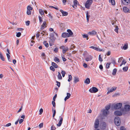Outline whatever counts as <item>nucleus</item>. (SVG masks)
<instances>
[{
    "label": "nucleus",
    "mask_w": 130,
    "mask_h": 130,
    "mask_svg": "<svg viewBox=\"0 0 130 130\" xmlns=\"http://www.w3.org/2000/svg\"><path fill=\"white\" fill-rule=\"evenodd\" d=\"M124 108H122L123 114L125 115L128 114L130 111V105L124 103Z\"/></svg>",
    "instance_id": "obj_1"
},
{
    "label": "nucleus",
    "mask_w": 130,
    "mask_h": 130,
    "mask_svg": "<svg viewBox=\"0 0 130 130\" xmlns=\"http://www.w3.org/2000/svg\"><path fill=\"white\" fill-rule=\"evenodd\" d=\"M122 104V103H118L113 105L112 107L115 109H121Z\"/></svg>",
    "instance_id": "obj_2"
},
{
    "label": "nucleus",
    "mask_w": 130,
    "mask_h": 130,
    "mask_svg": "<svg viewBox=\"0 0 130 130\" xmlns=\"http://www.w3.org/2000/svg\"><path fill=\"white\" fill-rule=\"evenodd\" d=\"M115 124L117 126H119L121 123V121L120 118L117 117L115 118L114 120Z\"/></svg>",
    "instance_id": "obj_3"
},
{
    "label": "nucleus",
    "mask_w": 130,
    "mask_h": 130,
    "mask_svg": "<svg viewBox=\"0 0 130 130\" xmlns=\"http://www.w3.org/2000/svg\"><path fill=\"white\" fill-rule=\"evenodd\" d=\"M114 113L116 116H121L122 115H124V114H123V113L122 109H121L120 111L119 110L115 111L114 112Z\"/></svg>",
    "instance_id": "obj_4"
},
{
    "label": "nucleus",
    "mask_w": 130,
    "mask_h": 130,
    "mask_svg": "<svg viewBox=\"0 0 130 130\" xmlns=\"http://www.w3.org/2000/svg\"><path fill=\"white\" fill-rule=\"evenodd\" d=\"M109 113V111L104 110L103 112L101 118L102 119H105Z\"/></svg>",
    "instance_id": "obj_5"
},
{
    "label": "nucleus",
    "mask_w": 130,
    "mask_h": 130,
    "mask_svg": "<svg viewBox=\"0 0 130 130\" xmlns=\"http://www.w3.org/2000/svg\"><path fill=\"white\" fill-rule=\"evenodd\" d=\"M92 0H88L85 4V7L86 8L89 9L92 2Z\"/></svg>",
    "instance_id": "obj_6"
},
{
    "label": "nucleus",
    "mask_w": 130,
    "mask_h": 130,
    "mask_svg": "<svg viewBox=\"0 0 130 130\" xmlns=\"http://www.w3.org/2000/svg\"><path fill=\"white\" fill-rule=\"evenodd\" d=\"M27 14L28 15H30L31 14V11L33 9L32 7H31L30 5H29L27 6Z\"/></svg>",
    "instance_id": "obj_7"
},
{
    "label": "nucleus",
    "mask_w": 130,
    "mask_h": 130,
    "mask_svg": "<svg viewBox=\"0 0 130 130\" xmlns=\"http://www.w3.org/2000/svg\"><path fill=\"white\" fill-rule=\"evenodd\" d=\"M59 48L62 50V52L63 54H64L69 49L67 47H66L64 46H60Z\"/></svg>",
    "instance_id": "obj_8"
},
{
    "label": "nucleus",
    "mask_w": 130,
    "mask_h": 130,
    "mask_svg": "<svg viewBox=\"0 0 130 130\" xmlns=\"http://www.w3.org/2000/svg\"><path fill=\"white\" fill-rule=\"evenodd\" d=\"M99 125V121L98 119H96L94 123V127L95 128H97L98 127Z\"/></svg>",
    "instance_id": "obj_9"
},
{
    "label": "nucleus",
    "mask_w": 130,
    "mask_h": 130,
    "mask_svg": "<svg viewBox=\"0 0 130 130\" xmlns=\"http://www.w3.org/2000/svg\"><path fill=\"white\" fill-rule=\"evenodd\" d=\"M98 91V89L96 87H93L92 88L90 89L89 91L91 93H96Z\"/></svg>",
    "instance_id": "obj_10"
},
{
    "label": "nucleus",
    "mask_w": 130,
    "mask_h": 130,
    "mask_svg": "<svg viewBox=\"0 0 130 130\" xmlns=\"http://www.w3.org/2000/svg\"><path fill=\"white\" fill-rule=\"evenodd\" d=\"M122 3L125 5H128L130 2V0H121Z\"/></svg>",
    "instance_id": "obj_11"
},
{
    "label": "nucleus",
    "mask_w": 130,
    "mask_h": 130,
    "mask_svg": "<svg viewBox=\"0 0 130 130\" xmlns=\"http://www.w3.org/2000/svg\"><path fill=\"white\" fill-rule=\"evenodd\" d=\"M62 121L63 118L62 117H60L58 123V124H57V126L58 127H60V126L62 123Z\"/></svg>",
    "instance_id": "obj_12"
},
{
    "label": "nucleus",
    "mask_w": 130,
    "mask_h": 130,
    "mask_svg": "<svg viewBox=\"0 0 130 130\" xmlns=\"http://www.w3.org/2000/svg\"><path fill=\"white\" fill-rule=\"evenodd\" d=\"M117 88L116 87H112L111 89L109 90H108L107 92V94H108L110 92H112L115 91Z\"/></svg>",
    "instance_id": "obj_13"
},
{
    "label": "nucleus",
    "mask_w": 130,
    "mask_h": 130,
    "mask_svg": "<svg viewBox=\"0 0 130 130\" xmlns=\"http://www.w3.org/2000/svg\"><path fill=\"white\" fill-rule=\"evenodd\" d=\"M93 58L92 56L91 55L89 56L88 57H86L85 59V60L87 61L91 60Z\"/></svg>",
    "instance_id": "obj_14"
},
{
    "label": "nucleus",
    "mask_w": 130,
    "mask_h": 130,
    "mask_svg": "<svg viewBox=\"0 0 130 130\" xmlns=\"http://www.w3.org/2000/svg\"><path fill=\"white\" fill-rule=\"evenodd\" d=\"M123 10L125 13H128L129 12V9L126 7H124L123 8Z\"/></svg>",
    "instance_id": "obj_15"
},
{
    "label": "nucleus",
    "mask_w": 130,
    "mask_h": 130,
    "mask_svg": "<svg viewBox=\"0 0 130 130\" xmlns=\"http://www.w3.org/2000/svg\"><path fill=\"white\" fill-rule=\"evenodd\" d=\"M62 36L63 37L65 38L69 37L70 36L68 33L64 32L62 34Z\"/></svg>",
    "instance_id": "obj_16"
},
{
    "label": "nucleus",
    "mask_w": 130,
    "mask_h": 130,
    "mask_svg": "<svg viewBox=\"0 0 130 130\" xmlns=\"http://www.w3.org/2000/svg\"><path fill=\"white\" fill-rule=\"evenodd\" d=\"M96 34V32L94 30H93L91 32H90L88 33V34L90 35H95Z\"/></svg>",
    "instance_id": "obj_17"
},
{
    "label": "nucleus",
    "mask_w": 130,
    "mask_h": 130,
    "mask_svg": "<svg viewBox=\"0 0 130 130\" xmlns=\"http://www.w3.org/2000/svg\"><path fill=\"white\" fill-rule=\"evenodd\" d=\"M46 26V22L45 21H44L43 23L41 26L40 29L41 30H43L44 29L45 27Z\"/></svg>",
    "instance_id": "obj_18"
},
{
    "label": "nucleus",
    "mask_w": 130,
    "mask_h": 130,
    "mask_svg": "<svg viewBox=\"0 0 130 130\" xmlns=\"http://www.w3.org/2000/svg\"><path fill=\"white\" fill-rule=\"evenodd\" d=\"M60 11L62 13L63 16H66L68 14V13L67 12L64 11L62 10H60Z\"/></svg>",
    "instance_id": "obj_19"
},
{
    "label": "nucleus",
    "mask_w": 130,
    "mask_h": 130,
    "mask_svg": "<svg viewBox=\"0 0 130 130\" xmlns=\"http://www.w3.org/2000/svg\"><path fill=\"white\" fill-rule=\"evenodd\" d=\"M128 44L127 43H125L123 46V48L124 50H126L128 48Z\"/></svg>",
    "instance_id": "obj_20"
},
{
    "label": "nucleus",
    "mask_w": 130,
    "mask_h": 130,
    "mask_svg": "<svg viewBox=\"0 0 130 130\" xmlns=\"http://www.w3.org/2000/svg\"><path fill=\"white\" fill-rule=\"evenodd\" d=\"M54 41L50 39V40L49 41V44L50 46L53 45L54 44Z\"/></svg>",
    "instance_id": "obj_21"
},
{
    "label": "nucleus",
    "mask_w": 130,
    "mask_h": 130,
    "mask_svg": "<svg viewBox=\"0 0 130 130\" xmlns=\"http://www.w3.org/2000/svg\"><path fill=\"white\" fill-rule=\"evenodd\" d=\"M74 82L75 83H76L77 82H79V80L78 77H74Z\"/></svg>",
    "instance_id": "obj_22"
},
{
    "label": "nucleus",
    "mask_w": 130,
    "mask_h": 130,
    "mask_svg": "<svg viewBox=\"0 0 130 130\" xmlns=\"http://www.w3.org/2000/svg\"><path fill=\"white\" fill-rule=\"evenodd\" d=\"M86 18L88 22H89V18L90 17V15H89L88 14V12L87 11L86 12Z\"/></svg>",
    "instance_id": "obj_23"
},
{
    "label": "nucleus",
    "mask_w": 130,
    "mask_h": 130,
    "mask_svg": "<svg viewBox=\"0 0 130 130\" xmlns=\"http://www.w3.org/2000/svg\"><path fill=\"white\" fill-rule=\"evenodd\" d=\"M39 12L42 15H44V11L41 9H40L39 10Z\"/></svg>",
    "instance_id": "obj_24"
},
{
    "label": "nucleus",
    "mask_w": 130,
    "mask_h": 130,
    "mask_svg": "<svg viewBox=\"0 0 130 130\" xmlns=\"http://www.w3.org/2000/svg\"><path fill=\"white\" fill-rule=\"evenodd\" d=\"M84 83L87 84H89L90 83V79L89 78H87L85 80Z\"/></svg>",
    "instance_id": "obj_25"
},
{
    "label": "nucleus",
    "mask_w": 130,
    "mask_h": 130,
    "mask_svg": "<svg viewBox=\"0 0 130 130\" xmlns=\"http://www.w3.org/2000/svg\"><path fill=\"white\" fill-rule=\"evenodd\" d=\"M67 32L69 33V34L70 36H71L73 35V33L70 29H67Z\"/></svg>",
    "instance_id": "obj_26"
},
{
    "label": "nucleus",
    "mask_w": 130,
    "mask_h": 130,
    "mask_svg": "<svg viewBox=\"0 0 130 130\" xmlns=\"http://www.w3.org/2000/svg\"><path fill=\"white\" fill-rule=\"evenodd\" d=\"M0 58L2 61H5V58L3 56L2 53L1 52H0Z\"/></svg>",
    "instance_id": "obj_27"
},
{
    "label": "nucleus",
    "mask_w": 130,
    "mask_h": 130,
    "mask_svg": "<svg viewBox=\"0 0 130 130\" xmlns=\"http://www.w3.org/2000/svg\"><path fill=\"white\" fill-rule=\"evenodd\" d=\"M52 65L55 68H57L58 67L57 65L54 62H52Z\"/></svg>",
    "instance_id": "obj_28"
},
{
    "label": "nucleus",
    "mask_w": 130,
    "mask_h": 130,
    "mask_svg": "<svg viewBox=\"0 0 130 130\" xmlns=\"http://www.w3.org/2000/svg\"><path fill=\"white\" fill-rule=\"evenodd\" d=\"M58 79H62V77L60 73L58 72Z\"/></svg>",
    "instance_id": "obj_29"
},
{
    "label": "nucleus",
    "mask_w": 130,
    "mask_h": 130,
    "mask_svg": "<svg viewBox=\"0 0 130 130\" xmlns=\"http://www.w3.org/2000/svg\"><path fill=\"white\" fill-rule=\"evenodd\" d=\"M109 2L111 3L112 5H114L115 4V3L114 0H109Z\"/></svg>",
    "instance_id": "obj_30"
},
{
    "label": "nucleus",
    "mask_w": 130,
    "mask_h": 130,
    "mask_svg": "<svg viewBox=\"0 0 130 130\" xmlns=\"http://www.w3.org/2000/svg\"><path fill=\"white\" fill-rule=\"evenodd\" d=\"M78 1L76 0H74V5L76 7H77Z\"/></svg>",
    "instance_id": "obj_31"
},
{
    "label": "nucleus",
    "mask_w": 130,
    "mask_h": 130,
    "mask_svg": "<svg viewBox=\"0 0 130 130\" xmlns=\"http://www.w3.org/2000/svg\"><path fill=\"white\" fill-rule=\"evenodd\" d=\"M103 49H100L96 47V49H95V50L97 51H103Z\"/></svg>",
    "instance_id": "obj_32"
},
{
    "label": "nucleus",
    "mask_w": 130,
    "mask_h": 130,
    "mask_svg": "<svg viewBox=\"0 0 130 130\" xmlns=\"http://www.w3.org/2000/svg\"><path fill=\"white\" fill-rule=\"evenodd\" d=\"M115 27L116 28L115 29V32H117V33H118V28L117 26L116 25L115 26Z\"/></svg>",
    "instance_id": "obj_33"
},
{
    "label": "nucleus",
    "mask_w": 130,
    "mask_h": 130,
    "mask_svg": "<svg viewBox=\"0 0 130 130\" xmlns=\"http://www.w3.org/2000/svg\"><path fill=\"white\" fill-rule=\"evenodd\" d=\"M117 69H114L113 70V72L112 73V74L113 75H115L116 74L117 72Z\"/></svg>",
    "instance_id": "obj_34"
},
{
    "label": "nucleus",
    "mask_w": 130,
    "mask_h": 130,
    "mask_svg": "<svg viewBox=\"0 0 130 130\" xmlns=\"http://www.w3.org/2000/svg\"><path fill=\"white\" fill-rule=\"evenodd\" d=\"M120 93H116L115 94L112 95V97H114L117 96H119L120 95Z\"/></svg>",
    "instance_id": "obj_35"
},
{
    "label": "nucleus",
    "mask_w": 130,
    "mask_h": 130,
    "mask_svg": "<svg viewBox=\"0 0 130 130\" xmlns=\"http://www.w3.org/2000/svg\"><path fill=\"white\" fill-rule=\"evenodd\" d=\"M54 60L56 62L57 61L58 62H59L60 61L59 59L57 58V57H55L54 59Z\"/></svg>",
    "instance_id": "obj_36"
},
{
    "label": "nucleus",
    "mask_w": 130,
    "mask_h": 130,
    "mask_svg": "<svg viewBox=\"0 0 130 130\" xmlns=\"http://www.w3.org/2000/svg\"><path fill=\"white\" fill-rule=\"evenodd\" d=\"M110 106L108 105L107 106L105 107V109H104V110H107V111H108V110L110 109Z\"/></svg>",
    "instance_id": "obj_37"
},
{
    "label": "nucleus",
    "mask_w": 130,
    "mask_h": 130,
    "mask_svg": "<svg viewBox=\"0 0 130 130\" xmlns=\"http://www.w3.org/2000/svg\"><path fill=\"white\" fill-rule=\"evenodd\" d=\"M51 130H55L56 129V128L54 126V125H53L51 127Z\"/></svg>",
    "instance_id": "obj_38"
},
{
    "label": "nucleus",
    "mask_w": 130,
    "mask_h": 130,
    "mask_svg": "<svg viewBox=\"0 0 130 130\" xmlns=\"http://www.w3.org/2000/svg\"><path fill=\"white\" fill-rule=\"evenodd\" d=\"M72 79V76L71 75H69V79L68 80V81L69 82H70Z\"/></svg>",
    "instance_id": "obj_39"
},
{
    "label": "nucleus",
    "mask_w": 130,
    "mask_h": 130,
    "mask_svg": "<svg viewBox=\"0 0 130 130\" xmlns=\"http://www.w3.org/2000/svg\"><path fill=\"white\" fill-rule=\"evenodd\" d=\"M66 73V72L65 71H61V74L63 77H64V76Z\"/></svg>",
    "instance_id": "obj_40"
},
{
    "label": "nucleus",
    "mask_w": 130,
    "mask_h": 130,
    "mask_svg": "<svg viewBox=\"0 0 130 130\" xmlns=\"http://www.w3.org/2000/svg\"><path fill=\"white\" fill-rule=\"evenodd\" d=\"M43 44L46 47H47L48 46V43H47L46 41H44L43 43Z\"/></svg>",
    "instance_id": "obj_41"
},
{
    "label": "nucleus",
    "mask_w": 130,
    "mask_h": 130,
    "mask_svg": "<svg viewBox=\"0 0 130 130\" xmlns=\"http://www.w3.org/2000/svg\"><path fill=\"white\" fill-rule=\"evenodd\" d=\"M6 55H7V57L8 59V60H9V61H10V56L9 55V54L7 53L6 54Z\"/></svg>",
    "instance_id": "obj_42"
},
{
    "label": "nucleus",
    "mask_w": 130,
    "mask_h": 130,
    "mask_svg": "<svg viewBox=\"0 0 130 130\" xmlns=\"http://www.w3.org/2000/svg\"><path fill=\"white\" fill-rule=\"evenodd\" d=\"M128 69V67H124L123 68V70L124 71H126Z\"/></svg>",
    "instance_id": "obj_43"
},
{
    "label": "nucleus",
    "mask_w": 130,
    "mask_h": 130,
    "mask_svg": "<svg viewBox=\"0 0 130 130\" xmlns=\"http://www.w3.org/2000/svg\"><path fill=\"white\" fill-rule=\"evenodd\" d=\"M88 36L86 35H83V38H86L87 40H88Z\"/></svg>",
    "instance_id": "obj_44"
},
{
    "label": "nucleus",
    "mask_w": 130,
    "mask_h": 130,
    "mask_svg": "<svg viewBox=\"0 0 130 130\" xmlns=\"http://www.w3.org/2000/svg\"><path fill=\"white\" fill-rule=\"evenodd\" d=\"M56 38L54 37V36H52L51 37L50 39L52 40H53L55 41V40L56 39Z\"/></svg>",
    "instance_id": "obj_45"
},
{
    "label": "nucleus",
    "mask_w": 130,
    "mask_h": 130,
    "mask_svg": "<svg viewBox=\"0 0 130 130\" xmlns=\"http://www.w3.org/2000/svg\"><path fill=\"white\" fill-rule=\"evenodd\" d=\"M99 60L101 62L103 61V59L101 57V55H100L99 56Z\"/></svg>",
    "instance_id": "obj_46"
},
{
    "label": "nucleus",
    "mask_w": 130,
    "mask_h": 130,
    "mask_svg": "<svg viewBox=\"0 0 130 130\" xmlns=\"http://www.w3.org/2000/svg\"><path fill=\"white\" fill-rule=\"evenodd\" d=\"M41 56L44 59H45L46 58V56L45 55L44 53H42L41 54Z\"/></svg>",
    "instance_id": "obj_47"
},
{
    "label": "nucleus",
    "mask_w": 130,
    "mask_h": 130,
    "mask_svg": "<svg viewBox=\"0 0 130 130\" xmlns=\"http://www.w3.org/2000/svg\"><path fill=\"white\" fill-rule=\"evenodd\" d=\"M21 35V33L20 32H18L16 34V36L17 37H19Z\"/></svg>",
    "instance_id": "obj_48"
},
{
    "label": "nucleus",
    "mask_w": 130,
    "mask_h": 130,
    "mask_svg": "<svg viewBox=\"0 0 130 130\" xmlns=\"http://www.w3.org/2000/svg\"><path fill=\"white\" fill-rule=\"evenodd\" d=\"M39 22L40 23H41L43 21H42V18L40 16H39Z\"/></svg>",
    "instance_id": "obj_49"
},
{
    "label": "nucleus",
    "mask_w": 130,
    "mask_h": 130,
    "mask_svg": "<svg viewBox=\"0 0 130 130\" xmlns=\"http://www.w3.org/2000/svg\"><path fill=\"white\" fill-rule=\"evenodd\" d=\"M25 23L26 25L27 26H28L30 24V21H27L25 22Z\"/></svg>",
    "instance_id": "obj_50"
},
{
    "label": "nucleus",
    "mask_w": 130,
    "mask_h": 130,
    "mask_svg": "<svg viewBox=\"0 0 130 130\" xmlns=\"http://www.w3.org/2000/svg\"><path fill=\"white\" fill-rule=\"evenodd\" d=\"M110 64V63H107L106 64V68H108L109 67V65Z\"/></svg>",
    "instance_id": "obj_51"
},
{
    "label": "nucleus",
    "mask_w": 130,
    "mask_h": 130,
    "mask_svg": "<svg viewBox=\"0 0 130 130\" xmlns=\"http://www.w3.org/2000/svg\"><path fill=\"white\" fill-rule=\"evenodd\" d=\"M39 112V114L41 115L43 112V109L42 108H41L40 109Z\"/></svg>",
    "instance_id": "obj_52"
},
{
    "label": "nucleus",
    "mask_w": 130,
    "mask_h": 130,
    "mask_svg": "<svg viewBox=\"0 0 130 130\" xmlns=\"http://www.w3.org/2000/svg\"><path fill=\"white\" fill-rule=\"evenodd\" d=\"M54 101H54V100L53 101H52V103L53 107H55L56 106L55 103V102Z\"/></svg>",
    "instance_id": "obj_53"
},
{
    "label": "nucleus",
    "mask_w": 130,
    "mask_h": 130,
    "mask_svg": "<svg viewBox=\"0 0 130 130\" xmlns=\"http://www.w3.org/2000/svg\"><path fill=\"white\" fill-rule=\"evenodd\" d=\"M50 69L53 71H55V69L52 66H51L50 67Z\"/></svg>",
    "instance_id": "obj_54"
},
{
    "label": "nucleus",
    "mask_w": 130,
    "mask_h": 130,
    "mask_svg": "<svg viewBox=\"0 0 130 130\" xmlns=\"http://www.w3.org/2000/svg\"><path fill=\"white\" fill-rule=\"evenodd\" d=\"M53 112V117H55V116L56 113V110H55V109H54V111Z\"/></svg>",
    "instance_id": "obj_55"
},
{
    "label": "nucleus",
    "mask_w": 130,
    "mask_h": 130,
    "mask_svg": "<svg viewBox=\"0 0 130 130\" xmlns=\"http://www.w3.org/2000/svg\"><path fill=\"white\" fill-rule=\"evenodd\" d=\"M22 108H23V106H21V108H20V109L18 110V111H17V113H18L19 112H20L22 110Z\"/></svg>",
    "instance_id": "obj_56"
},
{
    "label": "nucleus",
    "mask_w": 130,
    "mask_h": 130,
    "mask_svg": "<svg viewBox=\"0 0 130 130\" xmlns=\"http://www.w3.org/2000/svg\"><path fill=\"white\" fill-rule=\"evenodd\" d=\"M11 125V124L10 123H9L7 124H6V125H4V126L5 127H8L10 126Z\"/></svg>",
    "instance_id": "obj_57"
},
{
    "label": "nucleus",
    "mask_w": 130,
    "mask_h": 130,
    "mask_svg": "<svg viewBox=\"0 0 130 130\" xmlns=\"http://www.w3.org/2000/svg\"><path fill=\"white\" fill-rule=\"evenodd\" d=\"M120 130H126L125 127L123 126H122L120 127Z\"/></svg>",
    "instance_id": "obj_58"
},
{
    "label": "nucleus",
    "mask_w": 130,
    "mask_h": 130,
    "mask_svg": "<svg viewBox=\"0 0 130 130\" xmlns=\"http://www.w3.org/2000/svg\"><path fill=\"white\" fill-rule=\"evenodd\" d=\"M56 82L57 83V85L59 87L60 86V83L57 81H56Z\"/></svg>",
    "instance_id": "obj_59"
},
{
    "label": "nucleus",
    "mask_w": 130,
    "mask_h": 130,
    "mask_svg": "<svg viewBox=\"0 0 130 130\" xmlns=\"http://www.w3.org/2000/svg\"><path fill=\"white\" fill-rule=\"evenodd\" d=\"M43 123H41L39 125V127L41 128L43 127Z\"/></svg>",
    "instance_id": "obj_60"
},
{
    "label": "nucleus",
    "mask_w": 130,
    "mask_h": 130,
    "mask_svg": "<svg viewBox=\"0 0 130 130\" xmlns=\"http://www.w3.org/2000/svg\"><path fill=\"white\" fill-rule=\"evenodd\" d=\"M126 61H125L124 59H123L122 61V64H124L126 63Z\"/></svg>",
    "instance_id": "obj_61"
},
{
    "label": "nucleus",
    "mask_w": 130,
    "mask_h": 130,
    "mask_svg": "<svg viewBox=\"0 0 130 130\" xmlns=\"http://www.w3.org/2000/svg\"><path fill=\"white\" fill-rule=\"evenodd\" d=\"M58 48H56L54 50V51L55 52H57L58 51Z\"/></svg>",
    "instance_id": "obj_62"
},
{
    "label": "nucleus",
    "mask_w": 130,
    "mask_h": 130,
    "mask_svg": "<svg viewBox=\"0 0 130 130\" xmlns=\"http://www.w3.org/2000/svg\"><path fill=\"white\" fill-rule=\"evenodd\" d=\"M19 120V123L20 124H21L23 121V120L22 119H21L20 120Z\"/></svg>",
    "instance_id": "obj_63"
},
{
    "label": "nucleus",
    "mask_w": 130,
    "mask_h": 130,
    "mask_svg": "<svg viewBox=\"0 0 130 130\" xmlns=\"http://www.w3.org/2000/svg\"><path fill=\"white\" fill-rule=\"evenodd\" d=\"M70 98L68 97L67 96H66L65 97L64 99V100L65 101H66L68 99Z\"/></svg>",
    "instance_id": "obj_64"
}]
</instances>
